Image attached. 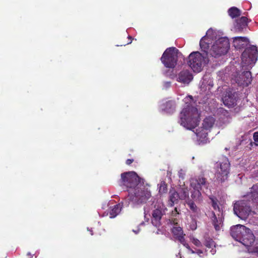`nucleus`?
Here are the masks:
<instances>
[{
  "label": "nucleus",
  "instance_id": "f257e3e1",
  "mask_svg": "<svg viewBox=\"0 0 258 258\" xmlns=\"http://www.w3.org/2000/svg\"><path fill=\"white\" fill-rule=\"evenodd\" d=\"M143 179L134 171L121 174L120 185L124 186L129 191L131 201L137 204L145 203L151 196V192L144 185Z\"/></svg>",
  "mask_w": 258,
  "mask_h": 258
},
{
  "label": "nucleus",
  "instance_id": "f03ea898",
  "mask_svg": "<svg viewBox=\"0 0 258 258\" xmlns=\"http://www.w3.org/2000/svg\"><path fill=\"white\" fill-rule=\"evenodd\" d=\"M192 100L191 96L185 98L186 105L183 108L179 115L180 124L190 130L195 128L200 122V114L198 109L191 104Z\"/></svg>",
  "mask_w": 258,
  "mask_h": 258
},
{
  "label": "nucleus",
  "instance_id": "7ed1b4c3",
  "mask_svg": "<svg viewBox=\"0 0 258 258\" xmlns=\"http://www.w3.org/2000/svg\"><path fill=\"white\" fill-rule=\"evenodd\" d=\"M230 234L235 240L246 247L251 246L255 241L252 232L247 227H231Z\"/></svg>",
  "mask_w": 258,
  "mask_h": 258
},
{
  "label": "nucleus",
  "instance_id": "20e7f679",
  "mask_svg": "<svg viewBox=\"0 0 258 258\" xmlns=\"http://www.w3.org/2000/svg\"><path fill=\"white\" fill-rule=\"evenodd\" d=\"M230 48L229 40L226 37H221L212 46L209 53L214 57H219L226 54Z\"/></svg>",
  "mask_w": 258,
  "mask_h": 258
},
{
  "label": "nucleus",
  "instance_id": "39448f33",
  "mask_svg": "<svg viewBox=\"0 0 258 258\" xmlns=\"http://www.w3.org/2000/svg\"><path fill=\"white\" fill-rule=\"evenodd\" d=\"M188 64L195 72H200L204 65L208 62L207 56L203 55L199 51L191 52L188 56Z\"/></svg>",
  "mask_w": 258,
  "mask_h": 258
},
{
  "label": "nucleus",
  "instance_id": "423d86ee",
  "mask_svg": "<svg viewBox=\"0 0 258 258\" xmlns=\"http://www.w3.org/2000/svg\"><path fill=\"white\" fill-rule=\"evenodd\" d=\"M178 50L174 47L167 48L163 52L161 60L166 68H174L177 61Z\"/></svg>",
  "mask_w": 258,
  "mask_h": 258
},
{
  "label": "nucleus",
  "instance_id": "0eeeda50",
  "mask_svg": "<svg viewBox=\"0 0 258 258\" xmlns=\"http://www.w3.org/2000/svg\"><path fill=\"white\" fill-rule=\"evenodd\" d=\"M219 167L215 174L216 180L219 183H223L227 180L230 172V164L226 157H222L219 161Z\"/></svg>",
  "mask_w": 258,
  "mask_h": 258
},
{
  "label": "nucleus",
  "instance_id": "6e6552de",
  "mask_svg": "<svg viewBox=\"0 0 258 258\" xmlns=\"http://www.w3.org/2000/svg\"><path fill=\"white\" fill-rule=\"evenodd\" d=\"M233 211L239 218L242 220L247 218L249 214L252 212L249 203L244 200H241L235 203ZM253 213H254L253 212Z\"/></svg>",
  "mask_w": 258,
  "mask_h": 258
},
{
  "label": "nucleus",
  "instance_id": "1a4fd4ad",
  "mask_svg": "<svg viewBox=\"0 0 258 258\" xmlns=\"http://www.w3.org/2000/svg\"><path fill=\"white\" fill-rule=\"evenodd\" d=\"M209 198L211 205L215 211V212H212L211 217L213 226H220L223 224V210L219 207V201L216 197L212 196Z\"/></svg>",
  "mask_w": 258,
  "mask_h": 258
},
{
  "label": "nucleus",
  "instance_id": "9d476101",
  "mask_svg": "<svg viewBox=\"0 0 258 258\" xmlns=\"http://www.w3.org/2000/svg\"><path fill=\"white\" fill-rule=\"evenodd\" d=\"M258 50L256 46L251 45L246 48L241 54L242 62L245 65L255 63L257 58Z\"/></svg>",
  "mask_w": 258,
  "mask_h": 258
},
{
  "label": "nucleus",
  "instance_id": "9b49d317",
  "mask_svg": "<svg viewBox=\"0 0 258 258\" xmlns=\"http://www.w3.org/2000/svg\"><path fill=\"white\" fill-rule=\"evenodd\" d=\"M164 215V211L161 207H157L153 210L152 213L151 222L153 226H160L162 224V217Z\"/></svg>",
  "mask_w": 258,
  "mask_h": 258
},
{
  "label": "nucleus",
  "instance_id": "f8f14e48",
  "mask_svg": "<svg viewBox=\"0 0 258 258\" xmlns=\"http://www.w3.org/2000/svg\"><path fill=\"white\" fill-rule=\"evenodd\" d=\"M208 185L209 183L207 181V179L202 175L192 178L190 180V186L192 188H200L202 189V187H205L207 188Z\"/></svg>",
  "mask_w": 258,
  "mask_h": 258
},
{
  "label": "nucleus",
  "instance_id": "ddd939ff",
  "mask_svg": "<svg viewBox=\"0 0 258 258\" xmlns=\"http://www.w3.org/2000/svg\"><path fill=\"white\" fill-rule=\"evenodd\" d=\"M251 81L252 77L250 71L243 72L236 80V82L243 87H247Z\"/></svg>",
  "mask_w": 258,
  "mask_h": 258
},
{
  "label": "nucleus",
  "instance_id": "4468645a",
  "mask_svg": "<svg viewBox=\"0 0 258 258\" xmlns=\"http://www.w3.org/2000/svg\"><path fill=\"white\" fill-rule=\"evenodd\" d=\"M224 104L228 107H233L236 103L235 93L232 91H227L222 98Z\"/></svg>",
  "mask_w": 258,
  "mask_h": 258
},
{
  "label": "nucleus",
  "instance_id": "2eb2a0df",
  "mask_svg": "<svg viewBox=\"0 0 258 258\" xmlns=\"http://www.w3.org/2000/svg\"><path fill=\"white\" fill-rule=\"evenodd\" d=\"M193 79L192 74L188 70H183L178 75L177 81L188 84Z\"/></svg>",
  "mask_w": 258,
  "mask_h": 258
},
{
  "label": "nucleus",
  "instance_id": "dca6fc26",
  "mask_svg": "<svg viewBox=\"0 0 258 258\" xmlns=\"http://www.w3.org/2000/svg\"><path fill=\"white\" fill-rule=\"evenodd\" d=\"M247 18L244 16H242L235 21L234 24V28L236 31L238 32H241L244 28L247 27Z\"/></svg>",
  "mask_w": 258,
  "mask_h": 258
},
{
  "label": "nucleus",
  "instance_id": "f3484780",
  "mask_svg": "<svg viewBox=\"0 0 258 258\" xmlns=\"http://www.w3.org/2000/svg\"><path fill=\"white\" fill-rule=\"evenodd\" d=\"M208 39L209 36L205 35L202 37L200 42V45L202 50L205 53V55L206 56H208V51L210 47V40H208Z\"/></svg>",
  "mask_w": 258,
  "mask_h": 258
},
{
  "label": "nucleus",
  "instance_id": "a211bd4d",
  "mask_svg": "<svg viewBox=\"0 0 258 258\" xmlns=\"http://www.w3.org/2000/svg\"><path fill=\"white\" fill-rule=\"evenodd\" d=\"M169 221V222L168 223L173 225V226L178 225L179 222V213L177 211V208H175L174 210L172 211Z\"/></svg>",
  "mask_w": 258,
  "mask_h": 258
},
{
  "label": "nucleus",
  "instance_id": "6ab92c4d",
  "mask_svg": "<svg viewBox=\"0 0 258 258\" xmlns=\"http://www.w3.org/2000/svg\"><path fill=\"white\" fill-rule=\"evenodd\" d=\"M248 41L247 38L244 37H236L233 40L234 46L237 49H240L243 48L245 43Z\"/></svg>",
  "mask_w": 258,
  "mask_h": 258
},
{
  "label": "nucleus",
  "instance_id": "aec40b11",
  "mask_svg": "<svg viewBox=\"0 0 258 258\" xmlns=\"http://www.w3.org/2000/svg\"><path fill=\"white\" fill-rule=\"evenodd\" d=\"M169 203L170 206L172 207L174 204H177L180 200L177 191L174 189L170 190L169 191Z\"/></svg>",
  "mask_w": 258,
  "mask_h": 258
},
{
  "label": "nucleus",
  "instance_id": "412c9836",
  "mask_svg": "<svg viewBox=\"0 0 258 258\" xmlns=\"http://www.w3.org/2000/svg\"><path fill=\"white\" fill-rule=\"evenodd\" d=\"M250 198L252 203L258 206V183L251 188Z\"/></svg>",
  "mask_w": 258,
  "mask_h": 258
},
{
  "label": "nucleus",
  "instance_id": "4be33fe9",
  "mask_svg": "<svg viewBox=\"0 0 258 258\" xmlns=\"http://www.w3.org/2000/svg\"><path fill=\"white\" fill-rule=\"evenodd\" d=\"M122 208V204L119 203L113 206L109 212V217L113 218L115 217L120 212Z\"/></svg>",
  "mask_w": 258,
  "mask_h": 258
},
{
  "label": "nucleus",
  "instance_id": "5701e85b",
  "mask_svg": "<svg viewBox=\"0 0 258 258\" xmlns=\"http://www.w3.org/2000/svg\"><path fill=\"white\" fill-rule=\"evenodd\" d=\"M175 103L174 101L170 100L163 104V109L168 113H172L175 111Z\"/></svg>",
  "mask_w": 258,
  "mask_h": 258
},
{
  "label": "nucleus",
  "instance_id": "b1692460",
  "mask_svg": "<svg viewBox=\"0 0 258 258\" xmlns=\"http://www.w3.org/2000/svg\"><path fill=\"white\" fill-rule=\"evenodd\" d=\"M171 231L175 238L178 241H179L180 236L184 237L185 234H183L181 227H173Z\"/></svg>",
  "mask_w": 258,
  "mask_h": 258
},
{
  "label": "nucleus",
  "instance_id": "393cba45",
  "mask_svg": "<svg viewBox=\"0 0 258 258\" xmlns=\"http://www.w3.org/2000/svg\"><path fill=\"white\" fill-rule=\"evenodd\" d=\"M215 119L213 117H206L203 121V127L205 130H209L213 127L215 123Z\"/></svg>",
  "mask_w": 258,
  "mask_h": 258
},
{
  "label": "nucleus",
  "instance_id": "a878e982",
  "mask_svg": "<svg viewBox=\"0 0 258 258\" xmlns=\"http://www.w3.org/2000/svg\"><path fill=\"white\" fill-rule=\"evenodd\" d=\"M228 15L232 19L237 18L241 15L240 10L235 7L230 8L228 11Z\"/></svg>",
  "mask_w": 258,
  "mask_h": 258
},
{
  "label": "nucleus",
  "instance_id": "bb28decb",
  "mask_svg": "<svg viewBox=\"0 0 258 258\" xmlns=\"http://www.w3.org/2000/svg\"><path fill=\"white\" fill-rule=\"evenodd\" d=\"M194 190L191 192V197L195 201H201L202 200V194L200 190L201 188H193Z\"/></svg>",
  "mask_w": 258,
  "mask_h": 258
},
{
  "label": "nucleus",
  "instance_id": "cd10ccee",
  "mask_svg": "<svg viewBox=\"0 0 258 258\" xmlns=\"http://www.w3.org/2000/svg\"><path fill=\"white\" fill-rule=\"evenodd\" d=\"M177 194L179 195L180 200H185L188 197V190L187 188H180L178 191Z\"/></svg>",
  "mask_w": 258,
  "mask_h": 258
},
{
  "label": "nucleus",
  "instance_id": "c85d7f7f",
  "mask_svg": "<svg viewBox=\"0 0 258 258\" xmlns=\"http://www.w3.org/2000/svg\"><path fill=\"white\" fill-rule=\"evenodd\" d=\"M205 245L209 248H212L213 246H215L214 241L211 238L205 237Z\"/></svg>",
  "mask_w": 258,
  "mask_h": 258
},
{
  "label": "nucleus",
  "instance_id": "c756f323",
  "mask_svg": "<svg viewBox=\"0 0 258 258\" xmlns=\"http://www.w3.org/2000/svg\"><path fill=\"white\" fill-rule=\"evenodd\" d=\"M167 191V184L164 181H162L159 187V192L160 194H165Z\"/></svg>",
  "mask_w": 258,
  "mask_h": 258
},
{
  "label": "nucleus",
  "instance_id": "7c9ffc66",
  "mask_svg": "<svg viewBox=\"0 0 258 258\" xmlns=\"http://www.w3.org/2000/svg\"><path fill=\"white\" fill-rule=\"evenodd\" d=\"M187 204L189 207V209H190V210H191L193 212H198V208L193 201L190 200L187 203Z\"/></svg>",
  "mask_w": 258,
  "mask_h": 258
},
{
  "label": "nucleus",
  "instance_id": "2f4dec72",
  "mask_svg": "<svg viewBox=\"0 0 258 258\" xmlns=\"http://www.w3.org/2000/svg\"><path fill=\"white\" fill-rule=\"evenodd\" d=\"M247 250L248 252L255 253L258 255V238L256 240L255 246L253 247H249Z\"/></svg>",
  "mask_w": 258,
  "mask_h": 258
},
{
  "label": "nucleus",
  "instance_id": "473e14b6",
  "mask_svg": "<svg viewBox=\"0 0 258 258\" xmlns=\"http://www.w3.org/2000/svg\"><path fill=\"white\" fill-rule=\"evenodd\" d=\"M179 241L181 244H182L183 245V246H184L186 248H187L188 250L191 251L192 253H195V251L190 248V247L189 245H188V244H187L185 240L184 239V237H182L180 236V238H179Z\"/></svg>",
  "mask_w": 258,
  "mask_h": 258
},
{
  "label": "nucleus",
  "instance_id": "72a5a7b5",
  "mask_svg": "<svg viewBox=\"0 0 258 258\" xmlns=\"http://www.w3.org/2000/svg\"><path fill=\"white\" fill-rule=\"evenodd\" d=\"M192 242L197 246L200 247L201 246V241L197 238H193Z\"/></svg>",
  "mask_w": 258,
  "mask_h": 258
},
{
  "label": "nucleus",
  "instance_id": "f704fd0d",
  "mask_svg": "<svg viewBox=\"0 0 258 258\" xmlns=\"http://www.w3.org/2000/svg\"><path fill=\"white\" fill-rule=\"evenodd\" d=\"M253 140L255 142H258V132L254 133L253 135Z\"/></svg>",
  "mask_w": 258,
  "mask_h": 258
},
{
  "label": "nucleus",
  "instance_id": "c9c22d12",
  "mask_svg": "<svg viewBox=\"0 0 258 258\" xmlns=\"http://www.w3.org/2000/svg\"><path fill=\"white\" fill-rule=\"evenodd\" d=\"M134 162V159H127L126 160V162H125V163L128 165H131L133 162Z\"/></svg>",
  "mask_w": 258,
  "mask_h": 258
},
{
  "label": "nucleus",
  "instance_id": "e433bc0d",
  "mask_svg": "<svg viewBox=\"0 0 258 258\" xmlns=\"http://www.w3.org/2000/svg\"><path fill=\"white\" fill-rule=\"evenodd\" d=\"M128 38L130 40V41L128 42L127 44H130L132 43V37L131 36H128Z\"/></svg>",
  "mask_w": 258,
  "mask_h": 258
},
{
  "label": "nucleus",
  "instance_id": "4c0bfd02",
  "mask_svg": "<svg viewBox=\"0 0 258 258\" xmlns=\"http://www.w3.org/2000/svg\"><path fill=\"white\" fill-rule=\"evenodd\" d=\"M139 231V229H138V230H137V231H136V230H133V231H134L136 234H137V233H138Z\"/></svg>",
  "mask_w": 258,
  "mask_h": 258
},
{
  "label": "nucleus",
  "instance_id": "58836bf2",
  "mask_svg": "<svg viewBox=\"0 0 258 258\" xmlns=\"http://www.w3.org/2000/svg\"><path fill=\"white\" fill-rule=\"evenodd\" d=\"M211 31H212V30L211 29H209L207 32V35L210 33Z\"/></svg>",
  "mask_w": 258,
  "mask_h": 258
},
{
  "label": "nucleus",
  "instance_id": "ea45409f",
  "mask_svg": "<svg viewBox=\"0 0 258 258\" xmlns=\"http://www.w3.org/2000/svg\"><path fill=\"white\" fill-rule=\"evenodd\" d=\"M215 227V229L216 230H219L220 229V227H217V226H216Z\"/></svg>",
  "mask_w": 258,
  "mask_h": 258
},
{
  "label": "nucleus",
  "instance_id": "a19ab883",
  "mask_svg": "<svg viewBox=\"0 0 258 258\" xmlns=\"http://www.w3.org/2000/svg\"><path fill=\"white\" fill-rule=\"evenodd\" d=\"M235 226H243V225H241V224H236V225H235Z\"/></svg>",
  "mask_w": 258,
  "mask_h": 258
},
{
  "label": "nucleus",
  "instance_id": "79ce46f5",
  "mask_svg": "<svg viewBox=\"0 0 258 258\" xmlns=\"http://www.w3.org/2000/svg\"><path fill=\"white\" fill-rule=\"evenodd\" d=\"M196 228H197V226H195L194 228H192L191 229H192V230H195Z\"/></svg>",
  "mask_w": 258,
  "mask_h": 258
},
{
  "label": "nucleus",
  "instance_id": "37998d69",
  "mask_svg": "<svg viewBox=\"0 0 258 258\" xmlns=\"http://www.w3.org/2000/svg\"><path fill=\"white\" fill-rule=\"evenodd\" d=\"M197 136H198V137H199V136H200L199 133H197Z\"/></svg>",
  "mask_w": 258,
  "mask_h": 258
},
{
  "label": "nucleus",
  "instance_id": "c03bdc74",
  "mask_svg": "<svg viewBox=\"0 0 258 258\" xmlns=\"http://www.w3.org/2000/svg\"><path fill=\"white\" fill-rule=\"evenodd\" d=\"M159 231V230L158 229L157 231L156 232L157 234H159V232H158Z\"/></svg>",
  "mask_w": 258,
  "mask_h": 258
}]
</instances>
